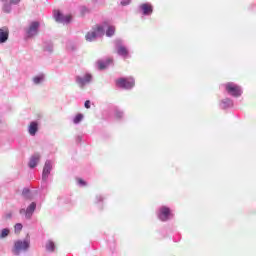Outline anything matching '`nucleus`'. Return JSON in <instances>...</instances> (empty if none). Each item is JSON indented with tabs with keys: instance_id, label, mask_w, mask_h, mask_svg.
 Masks as SVG:
<instances>
[{
	"instance_id": "bb28decb",
	"label": "nucleus",
	"mask_w": 256,
	"mask_h": 256,
	"mask_svg": "<svg viewBox=\"0 0 256 256\" xmlns=\"http://www.w3.org/2000/svg\"><path fill=\"white\" fill-rule=\"evenodd\" d=\"M114 115L116 117V119H123V117H125V112H123V110L116 108L114 111Z\"/></svg>"
},
{
	"instance_id": "7c9ffc66",
	"label": "nucleus",
	"mask_w": 256,
	"mask_h": 256,
	"mask_svg": "<svg viewBox=\"0 0 256 256\" xmlns=\"http://www.w3.org/2000/svg\"><path fill=\"white\" fill-rule=\"evenodd\" d=\"M22 230H23V224H21V223L15 224V226H14L15 233H19V231H22Z\"/></svg>"
},
{
	"instance_id": "e433bc0d",
	"label": "nucleus",
	"mask_w": 256,
	"mask_h": 256,
	"mask_svg": "<svg viewBox=\"0 0 256 256\" xmlns=\"http://www.w3.org/2000/svg\"><path fill=\"white\" fill-rule=\"evenodd\" d=\"M81 141H83V136L78 135V136L76 137V143H81Z\"/></svg>"
},
{
	"instance_id": "423d86ee",
	"label": "nucleus",
	"mask_w": 256,
	"mask_h": 256,
	"mask_svg": "<svg viewBox=\"0 0 256 256\" xmlns=\"http://www.w3.org/2000/svg\"><path fill=\"white\" fill-rule=\"evenodd\" d=\"M114 45L116 53L119 55V57H123V59H127V57H129V48L125 46V43L122 39H116L114 41Z\"/></svg>"
},
{
	"instance_id": "aec40b11",
	"label": "nucleus",
	"mask_w": 256,
	"mask_h": 256,
	"mask_svg": "<svg viewBox=\"0 0 256 256\" xmlns=\"http://www.w3.org/2000/svg\"><path fill=\"white\" fill-rule=\"evenodd\" d=\"M97 37L99 36L97 35V32H94V30L85 35V39L88 41V43H93V41H96Z\"/></svg>"
},
{
	"instance_id": "f3484780",
	"label": "nucleus",
	"mask_w": 256,
	"mask_h": 256,
	"mask_svg": "<svg viewBox=\"0 0 256 256\" xmlns=\"http://www.w3.org/2000/svg\"><path fill=\"white\" fill-rule=\"evenodd\" d=\"M107 29V22H103L100 25H97L96 28H94L93 32L97 34L98 37H103L105 35V31Z\"/></svg>"
},
{
	"instance_id": "f8f14e48",
	"label": "nucleus",
	"mask_w": 256,
	"mask_h": 256,
	"mask_svg": "<svg viewBox=\"0 0 256 256\" xmlns=\"http://www.w3.org/2000/svg\"><path fill=\"white\" fill-rule=\"evenodd\" d=\"M235 103L233 102V99L231 98H224L220 100L219 107L223 111H227V109H233Z\"/></svg>"
},
{
	"instance_id": "6e6552de",
	"label": "nucleus",
	"mask_w": 256,
	"mask_h": 256,
	"mask_svg": "<svg viewBox=\"0 0 256 256\" xmlns=\"http://www.w3.org/2000/svg\"><path fill=\"white\" fill-rule=\"evenodd\" d=\"M116 85L118 87H120L121 89H126V90H131L133 89V87H135V78L133 77H122V78H118L116 80Z\"/></svg>"
},
{
	"instance_id": "39448f33",
	"label": "nucleus",
	"mask_w": 256,
	"mask_h": 256,
	"mask_svg": "<svg viewBox=\"0 0 256 256\" xmlns=\"http://www.w3.org/2000/svg\"><path fill=\"white\" fill-rule=\"evenodd\" d=\"M41 28V23L39 21L30 22L29 26L25 28V38L33 39L39 35V29Z\"/></svg>"
},
{
	"instance_id": "f704fd0d",
	"label": "nucleus",
	"mask_w": 256,
	"mask_h": 256,
	"mask_svg": "<svg viewBox=\"0 0 256 256\" xmlns=\"http://www.w3.org/2000/svg\"><path fill=\"white\" fill-rule=\"evenodd\" d=\"M10 5H19L21 3V0H9Z\"/></svg>"
},
{
	"instance_id": "4be33fe9",
	"label": "nucleus",
	"mask_w": 256,
	"mask_h": 256,
	"mask_svg": "<svg viewBox=\"0 0 256 256\" xmlns=\"http://www.w3.org/2000/svg\"><path fill=\"white\" fill-rule=\"evenodd\" d=\"M105 33L106 37H113V35H115V26L109 25V23L107 22Z\"/></svg>"
},
{
	"instance_id": "412c9836",
	"label": "nucleus",
	"mask_w": 256,
	"mask_h": 256,
	"mask_svg": "<svg viewBox=\"0 0 256 256\" xmlns=\"http://www.w3.org/2000/svg\"><path fill=\"white\" fill-rule=\"evenodd\" d=\"M43 49L47 51V53H53V42L51 40L45 41L43 43Z\"/></svg>"
},
{
	"instance_id": "6ab92c4d",
	"label": "nucleus",
	"mask_w": 256,
	"mask_h": 256,
	"mask_svg": "<svg viewBox=\"0 0 256 256\" xmlns=\"http://www.w3.org/2000/svg\"><path fill=\"white\" fill-rule=\"evenodd\" d=\"M32 83L34 85H42V83H45V74L40 73L32 78Z\"/></svg>"
},
{
	"instance_id": "dca6fc26",
	"label": "nucleus",
	"mask_w": 256,
	"mask_h": 256,
	"mask_svg": "<svg viewBox=\"0 0 256 256\" xmlns=\"http://www.w3.org/2000/svg\"><path fill=\"white\" fill-rule=\"evenodd\" d=\"M9 41V28H0V44L7 43Z\"/></svg>"
},
{
	"instance_id": "a211bd4d",
	"label": "nucleus",
	"mask_w": 256,
	"mask_h": 256,
	"mask_svg": "<svg viewBox=\"0 0 256 256\" xmlns=\"http://www.w3.org/2000/svg\"><path fill=\"white\" fill-rule=\"evenodd\" d=\"M105 196L97 194L94 199V203L99 211H103Z\"/></svg>"
},
{
	"instance_id": "a878e982",
	"label": "nucleus",
	"mask_w": 256,
	"mask_h": 256,
	"mask_svg": "<svg viewBox=\"0 0 256 256\" xmlns=\"http://www.w3.org/2000/svg\"><path fill=\"white\" fill-rule=\"evenodd\" d=\"M22 197H23L24 199H31V197H32L31 189H29V188H23V190H22Z\"/></svg>"
},
{
	"instance_id": "ddd939ff",
	"label": "nucleus",
	"mask_w": 256,
	"mask_h": 256,
	"mask_svg": "<svg viewBox=\"0 0 256 256\" xmlns=\"http://www.w3.org/2000/svg\"><path fill=\"white\" fill-rule=\"evenodd\" d=\"M54 18L57 23H71V16H65L61 11H57Z\"/></svg>"
},
{
	"instance_id": "473e14b6",
	"label": "nucleus",
	"mask_w": 256,
	"mask_h": 256,
	"mask_svg": "<svg viewBox=\"0 0 256 256\" xmlns=\"http://www.w3.org/2000/svg\"><path fill=\"white\" fill-rule=\"evenodd\" d=\"M78 185L80 187H85V185H87V182H85V180L83 179H78Z\"/></svg>"
},
{
	"instance_id": "5701e85b",
	"label": "nucleus",
	"mask_w": 256,
	"mask_h": 256,
	"mask_svg": "<svg viewBox=\"0 0 256 256\" xmlns=\"http://www.w3.org/2000/svg\"><path fill=\"white\" fill-rule=\"evenodd\" d=\"M11 233V229L3 228L0 230V239H7Z\"/></svg>"
},
{
	"instance_id": "4468645a",
	"label": "nucleus",
	"mask_w": 256,
	"mask_h": 256,
	"mask_svg": "<svg viewBox=\"0 0 256 256\" xmlns=\"http://www.w3.org/2000/svg\"><path fill=\"white\" fill-rule=\"evenodd\" d=\"M38 131H39V122L37 121L30 122V125L28 126L29 135H31V137H35Z\"/></svg>"
},
{
	"instance_id": "7ed1b4c3",
	"label": "nucleus",
	"mask_w": 256,
	"mask_h": 256,
	"mask_svg": "<svg viewBox=\"0 0 256 256\" xmlns=\"http://www.w3.org/2000/svg\"><path fill=\"white\" fill-rule=\"evenodd\" d=\"M224 89L226 93L230 95V97L238 98L243 95V89L241 88V86L235 84V82H228L224 84Z\"/></svg>"
},
{
	"instance_id": "c9c22d12",
	"label": "nucleus",
	"mask_w": 256,
	"mask_h": 256,
	"mask_svg": "<svg viewBox=\"0 0 256 256\" xmlns=\"http://www.w3.org/2000/svg\"><path fill=\"white\" fill-rule=\"evenodd\" d=\"M5 219H13V212H8L5 214Z\"/></svg>"
},
{
	"instance_id": "cd10ccee",
	"label": "nucleus",
	"mask_w": 256,
	"mask_h": 256,
	"mask_svg": "<svg viewBox=\"0 0 256 256\" xmlns=\"http://www.w3.org/2000/svg\"><path fill=\"white\" fill-rule=\"evenodd\" d=\"M83 114L82 113H78L74 118H73V123L74 125H79V123H81L83 121Z\"/></svg>"
},
{
	"instance_id": "0eeeda50",
	"label": "nucleus",
	"mask_w": 256,
	"mask_h": 256,
	"mask_svg": "<svg viewBox=\"0 0 256 256\" xmlns=\"http://www.w3.org/2000/svg\"><path fill=\"white\" fill-rule=\"evenodd\" d=\"M157 217L160 221L165 223L173 217V212L168 206H160L157 210Z\"/></svg>"
},
{
	"instance_id": "72a5a7b5",
	"label": "nucleus",
	"mask_w": 256,
	"mask_h": 256,
	"mask_svg": "<svg viewBox=\"0 0 256 256\" xmlns=\"http://www.w3.org/2000/svg\"><path fill=\"white\" fill-rule=\"evenodd\" d=\"M84 107H85V109H91V101L86 100L85 103H84Z\"/></svg>"
},
{
	"instance_id": "9d476101",
	"label": "nucleus",
	"mask_w": 256,
	"mask_h": 256,
	"mask_svg": "<svg viewBox=\"0 0 256 256\" xmlns=\"http://www.w3.org/2000/svg\"><path fill=\"white\" fill-rule=\"evenodd\" d=\"M154 7L151 2H144L138 6V12L143 17H151L153 15Z\"/></svg>"
},
{
	"instance_id": "1a4fd4ad",
	"label": "nucleus",
	"mask_w": 256,
	"mask_h": 256,
	"mask_svg": "<svg viewBox=\"0 0 256 256\" xmlns=\"http://www.w3.org/2000/svg\"><path fill=\"white\" fill-rule=\"evenodd\" d=\"M36 210H37V203L31 202L30 205H28L26 209L21 208L19 210V213L21 215H24L25 219H27V221H31Z\"/></svg>"
},
{
	"instance_id": "2eb2a0df",
	"label": "nucleus",
	"mask_w": 256,
	"mask_h": 256,
	"mask_svg": "<svg viewBox=\"0 0 256 256\" xmlns=\"http://www.w3.org/2000/svg\"><path fill=\"white\" fill-rule=\"evenodd\" d=\"M112 63H113V59L107 58L105 60H98L96 62V65L98 69H100V71H103V69H107V67H109V65H111Z\"/></svg>"
},
{
	"instance_id": "4c0bfd02",
	"label": "nucleus",
	"mask_w": 256,
	"mask_h": 256,
	"mask_svg": "<svg viewBox=\"0 0 256 256\" xmlns=\"http://www.w3.org/2000/svg\"><path fill=\"white\" fill-rule=\"evenodd\" d=\"M1 1H7V0H1Z\"/></svg>"
},
{
	"instance_id": "2f4dec72",
	"label": "nucleus",
	"mask_w": 256,
	"mask_h": 256,
	"mask_svg": "<svg viewBox=\"0 0 256 256\" xmlns=\"http://www.w3.org/2000/svg\"><path fill=\"white\" fill-rule=\"evenodd\" d=\"M120 5L127 7V5H131V0H121Z\"/></svg>"
},
{
	"instance_id": "c85d7f7f",
	"label": "nucleus",
	"mask_w": 256,
	"mask_h": 256,
	"mask_svg": "<svg viewBox=\"0 0 256 256\" xmlns=\"http://www.w3.org/2000/svg\"><path fill=\"white\" fill-rule=\"evenodd\" d=\"M79 11L82 17H85V15H89L90 13V10L87 8V6H80Z\"/></svg>"
},
{
	"instance_id": "c756f323",
	"label": "nucleus",
	"mask_w": 256,
	"mask_h": 256,
	"mask_svg": "<svg viewBox=\"0 0 256 256\" xmlns=\"http://www.w3.org/2000/svg\"><path fill=\"white\" fill-rule=\"evenodd\" d=\"M66 49H68V51H77V44L73 42H68L66 45Z\"/></svg>"
},
{
	"instance_id": "9b49d317",
	"label": "nucleus",
	"mask_w": 256,
	"mask_h": 256,
	"mask_svg": "<svg viewBox=\"0 0 256 256\" xmlns=\"http://www.w3.org/2000/svg\"><path fill=\"white\" fill-rule=\"evenodd\" d=\"M41 154L39 152H35L32 154L28 161V167L29 169H35L39 163H41Z\"/></svg>"
},
{
	"instance_id": "20e7f679",
	"label": "nucleus",
	"mask_w": 256,
	"mask_h": 256,
	"mask_svg": "<svg viewBox=\"0 0 256 256\" xmlns=\"http://www.w3.org/2000/svg\"><path fill=\"white\" fill-rule=\"evenodd\" d=\"M75 83L80 89H85L87 85H91L93 83V75L89 72L78 75L75 77Z\"/></svg>"
},
{
	"instance_id": "393cba45",
	"label": "nucleus",
	"mask_w": 256,
	"mask_h": 256,
	"mask_svg": "<svg viewBox=\"0 0 256 256\" xmlns=\"http://www.w3.org/2000/svg\"><path fill=\"white\" fill-rule=\"evenodd\" d=\"M46 251H48L49 253H53V251H55V242L49 240L46 243Z\"/></svg>"
},
{
	"instance_id": "f03ea898",
	"label": "nucleus",
	"mask_w": 256,
	"mask_h": 256,
	"mask_svg": "<svg viewBox=\"0 0 256 256\" xmlns=\"http://www.w3.org/2000/svg\"><path fill=\"white\" fill-rule=\"evenodd\" d=\"M30 247H31V242L29 240L27 239L16 240L12 248V253L13 255L19 256L23 251H29Z\"/></svg>"
},
{
	"instance_id": "f257e3e1",
	"label": "nucleus",
	"mask_w": 256,
	"mask_h": 256,
	"mask_svg": "<svg viewBox=\"0 0 256 256\" xmlns=\"http://www.w3.org/2000/svg\"><path fill=\"white\" fill-rule=\"evenodd\" d=\"M53 171V160H46L42 170V179H41V191H45L47 189V183L49 181V175Z\"/></svg>"
},
{
	"instance_id": "b1692460",
	"label": "nucleus",
	"mask_w": 256,
	"mask_h": 256,
	"mask_svg": "<svg viewBox=\"0 0 256 256\" xmlns=\"http://www.w3.org/2000/svg\"><path fill=\"white\" fill-rule=\"evenodd\" d=\"M11 5H13L11 4V2H5L2 7L3 13H11V11H13V8Z\"/></svg>"
}]
</instances>
